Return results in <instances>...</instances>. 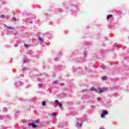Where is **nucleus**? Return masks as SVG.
<instances>
[{
  "instance_id": "18",
  "label": "nucleus",
  "mask_w": 129,
  "mask_h": 129,
  "mask_svg": "<svg viewBox=\"0 0 129 129\" xmlns=\"http://www.w3.org/2000/svg\"><path fill=\"white\" fill-rule=\"evenodd\" d=\"M97 100H98V101H100V100H101V98H98Z\"/></svg>"
},
{
  "instance_id": "5",
  "label": "nucleus",
  "mask_w": 129,
  "mask_h": 129,
  "mask_svg": "<svg viewBox=\"0 0 129 129\" xmlns=\"http://www.w3.org/2000/svg\"><path fill=\"white\" fill-rule=\"evenodd\" d=\"M77 126H82V122H77Z\"/></svg>"
},
{
  "instance_id": "23",
  "label": "nucleus",
  "mask_w": 129,
  "mask_h": 129,
  "mask_svg": "<svg viewBox=\"0 0 129 129\" xmlns=\"http://www.w3.org/2000/svg\"><path fill=\"white\" fill-rule=\"evenodd\" d=\"M84 56H86V53H84Z\"/></svg>"
},
{
  "instance_id": "3",
  "label": "nucleus",
  "mask_w": 129,
  "mask_h": 129,
  "mask_svg": "<svg viewBox=\"0 0 129 129\" xmlns=\"http://www.w3.org/2000/svg\"><path fill=\"white\" fill-rule=\"evenodd\" d=\"M107 114H108V111L105 110H103L101 114V117H102V118H103L105 116V115H107Z\"/></svg>"
},
{
  "instance_id": "24",
  "label": "nucleus",
  "mask_w": 129,
  "mask_h": 129,
  "mask_svg": "<svg viewBox=\"0 0 129 129\" xmlns=\"http://www.w3.org/2000/svg\"><path fill=\"white\" fill-rule=\"evenodd\" d=\"M102 68H105L104 66H102Z\"/></svg>"
},
{
  "instance_id": "2",
  "label": "nucleus",
  "mask_w": 129,
  "mask_h": 129,
  "mask_svg": "<svg viewBox=\"0 0 129 129\" xmlns=\"http://www.w3.org/2000/svg\"><path fill=\"white\" fill-rule=\"evenodd\" d=\"M36 123H39V120H35L34 123H29V125H31V126H32V127H37L39 126V125L36 124Z\"/></svg>"
},
{
  "instance_id": "14",
  "label": "nucleus",
  "mask_w": 129,
  "mask_h": 129,
  "mask_svg": "<svg viewBox=\"0 0 129 129\" xmlns=\"http://www.w3.org/2000/svg\"><path fill=\"white\" fill-rule=\"evenodd\" d=\"M46 106V102L43 101L42 102V106Z\"/></svg>"
},
{
  "instance_id": "20",
  "label": "nucleus",
  "mask_w": 129,
  "mask_h": 129,
  "mask_svg": "<svg viewBox=\"0 0 129 129\" xmlns=\"http://www.w3.org/2000/svg\"><path fill=\"white\" fill-rule=\"evenodd\" d=\"M25 48H29V45H25Z\"/></svg>"
},
{
  "instance_id": "17",
  "label": "nucleus",
  "mask_w": 129,
  "mask_h": 129,
  "mask_svg": "<svg viewBox=\"0 0 129 129\" xmlns=\"http://www.w3.org/2000/svg\"><path fill=\"white\" fill-rule=\"evenodd\" d=\"M58 83V81H55L54 82V84H57Z\"/></svg>"
},
{
  "instance_id": "11",
  "label": "nucleus",
  "mask_w": 129,
  "mask_h": 129,
  "mask_svg": "<svg viewBox=\"0 0 129 129\" xmlns=\"http://www.w3.org/2000/svg\"><path fill=\"white\" fill-rule=\"evenodd\" d=\"M38 40H39V41H40V42H41L42 43H43V39H42V38H41V37H39L38 38Z\"/></svg>"
},
{
  "instance_id": "8",
  "label": "nucleus",
  "mask_w": 129,
  "mask_h": 129,
  "mask_svg": "<svg viewBox=\"0 0 129 129\" xmlns=\"http://www.w3.org/2000/svg\"><path fill=\"white\" fill-rule=\"evenodd\" d=\"M59 101L58 100H55L54 102V104H59Z\"/></svg>"
},
{
  "instance_id": "6",
  "label": "nucleus",
  "mask_w": 129,
  "mask_h": 129,
  "mask_svg": "<svg viewBox=\"0 0 129 129\" xmlns=\"http://www.w3.org/2000/svg\"><path fill=\"white\" fill-rule=\"evenodd\" d=\"M5 27H6L7 28H8V29H9L10 30H13L14 29L13 27H10V26H8L6 25H5Z\"/></svg>"
},
{
  "instance_id": "10",
  "label": "nucleus",
  "mask_w": 129,
  "mask_h": 129,
  "mask_svg": "<svg viewBox=\"0 0 129 129\" xmlns=\"http://www.w3.org/2000/svg\"><path fill=\"white\" fill-rule=\"evenodd\" d=\"M3 111H4V112H6V111H8V109L6 107H4L3 108Z\"/></svg>"
},
{
  "instance_id": "15",
  "label": "nucleus",
  "mask_w": 129,
  "mask_h": 129,
  "mask_svg": "<svg viewBox=\"0 0 129 129\" xmlns=\"http://www.w3.org/2000/svg\"><path fill=\"white\" fill-rule=\"evenodd\" d=\"M59 106V107L60 108H62V107H63V106H62V104H61V103H58V104H57Z\"/></svg>"
},
{
  "instance_id": "13",
  "label": "nucleus",
  "mask_w": 129,
  "mask_h": 129,
  "mask_svg": "<svg viewBox=\"0 0 129 129\" xmlns=\"http://www.w3.org/2000/svg\"><path fill=\"white\" fill-rule=\"evenodd\" d=\"M38 86H39V87H40L41 88H42L43 87V84H38Z\"/></svg>"
},
{
  "instance_id": "9",
  "label": "nucleus",
  "mask_w": 129,
  "mask_h": 129,
  "mask_svg": "<svg viewBox=\"0 0 129 129\" xmlns=\"http://www.w3.org/2000/svg\"><path fill=\"white\" fill-rule=\"evenodd\" d=\"M112 17V15H108L107 17V20H108L109 18H111Z\"/></svg>"
},
{
  "instance_id": "19",
  "label": "nucleus",
  "mask_w": 129,
  "mask_h": 129,
  "mask_svg": "<svg viewBox=\"0 0 129 129\" xmlns=\"http://www.w3.org/2000/svg\"><path fill=\"white\" fill-rule=\"evenodd\" d=\"M23 62L24 63H26V62H27V59H24Z\"/></svg>"
},
{
  "instance_id": "7",
  "label": "nucleus",
  "mask_w": 129,
  "mask_h": 129,
  "mask_svg": "<svg viewBox=\"0 0 129 129\" xmlns=\"http://www.w3.org/2000/svg\"><path fill=\"white\" fill-rule=\"evenodd\" d=\"M16 85H17V86H21V85H22V84H21V82L18 81L16 83Z\"/></svg>"
},
{
  "instance_id": "4",
  "label": "nucleus",
  "mask_w": 129,
  "mask_h": 129,
  "mask_svg": "<svg viewBox=\"0 0 129 129\" xmlns=\"http://www.w3.org/2000/svg\"><path fill=\"white\" fill-rule=\"evenodd\" d=\"M50 116H53V117H54L53 118V120L56 119V114L55 113V112H53L52 113H51L50 114Z\"/></svg>"
},
{
  "instance_id": "25",
  "label": "nucleus",
  "mask_w": 129,
  "mask_h": 129,
  "mask_svg": "<svg viewBox=\"0 0 129 129\" xmlns=\"http://www.w3.org/2000/svg\"><path fill=\"white\" fill-rule=\"evenodd\" d=\"M23 70H25V68L23 69Z\"/></svg>"
},
{
  "instance_id": "21",
  "label": "nucleus",
  "mask_w": 129,
  "mask_h": 129,
  "mask_svg": "<svg viewBox=\"0 0 129 129\" xmlns=\"http://www.w3.org/2000/svg\"><path fill=\"white\" fill-rule=\"evenodd\" d=\"M13 20L14 21H17V19H16L15 17H13Z\"/></svg>"
},
{
  "instance_id": "16",
  "label": "nucleus",
  "mask_w": 129,
  "mask_h": 129,
  "mask_svg": "<svg viewBox=\"0 0 129 129\" xmlns=\"http://www.w3.org/2000/svg\"><path fill=\"white\" fill-rule=\"evenodd\" d=\"M0 17L2 18V19H5V18H6V16L5 15H1L0 16Z\"/></svg>"
},
{
  "instance_id": "12",
  "label": "nucleus",
  "mask_w": 129,
  "mask_h": 129,
  "mask_svg": "<svg viewBox=\"0 0 129 129\" xmlns=\"http://www.w3.org/2000/svg\"><path fill=\"white\" fill-rule=\"evenodd\" d=\"M106 79H107V77H105V76L103 77L102 78V80H106Z\"/></svg>"
},
{
  "instance_id": "1",
  "label": "nucleus",
  "mask_w": 129,
  "mask_h": 129,
  "mask_svg": "<svg viewBox=\"0 0 129 129\" xmlns=\"http://www.w3.org/2000/svg\"><path fill=\"white\" fill-rule=\"evenodd\" d=\"M91 90L97 92V93H103V92L107 91V88H98L97 89H95L94 87H92Z\"/></svg>"
},
{
  "instance_id": "22",
  "label": "nucleus",
  "mask_w": 129,
  "mask_h": 129,
  "mask_svg": "<svg viewBox=\"0 0 129 129\" xmlns=\"http://www.w3.org/2000/svg\"><path fill=\"white\" fill-rule=\"evenodd\" d=\"M60 85H61V86L63 85V84H62V83H60L59 84Z\"/></svg>"
}]
</instances>
